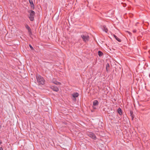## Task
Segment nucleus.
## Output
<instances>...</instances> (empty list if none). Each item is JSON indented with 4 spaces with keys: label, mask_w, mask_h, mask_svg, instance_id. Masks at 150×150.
I'll list each match as a JSON object with an SVG mask.
<instances>
[{
    "label": "nucleus",
    "mask_w": 150,
    "mask_h": 150,
    "mask_svg": "<svg viewBox=\"0 0 150 150\" xmlns=\"http://www.w3.org/2000/svg\"><path fill=\"white\" fill-rule=\"evenodd\" d=\"M36 78L38 84L40 85H43L45 84V80L44 78L39 75H37Z\"/></svg>",
    "instance_id": "f257e3e1"
},
{
    "label": "nucleus",
    "mask_w": 150,
    "mask_h": 150,
    "mask_svg": "<svg viewBox=\"0 0 150 150\" xmlns=\"http://www.w3.org/2000/svg\"><path fill=\"white\" fill-rule=\"evenodd\" d=\"M81 37L83 41L85 42L88 41L89 39V36L87 33H84L81 35Z\"/></svg>",
    "instance_id": "f03ea898"
},
{
    "label": "nucleus",
    "mask_w": 150,
    "mask_h": 150,
    "mask_svg": "<svg viewBox=\"0 0 150 150\" xmlns=\"http://www.w3.org/2000/svg\"><path fill=\"white\" fill-rule=\"evenodd\" d=\"M28 12L30 14V15L28 17L30 20L31 21H33L35 14V12L33 10H28Z\"/></svg>",
    "instance_id": "7ed1b4c3"
},
{
    "label": "nucleus",
    "mask_w": 150,
    "mask_h": 150,
    "mask_svg": "<svg viewBox=\"0 0 150 150\" xmlns=\"http://www.w3.org/2000/svg\"><path fill=\"white\" fill-rule=\"evenodd\" d=\"M88 135L90 137L94 139H96V137L95 134L92 132L88 133Z\"/></svg>",
    "instance_id": "20e7f679"
},
{
    "label": "nucleus",
    "mask_w": 150,
    "mask_h": 150,
    "mask_svg": "<svg viewBox=\"0 0 150 150\" xmlns=\"http://www.w3.org/2000/svg\"><path fill=\"white\" fill-rule=\"evenodd\" d=\"M79 94V93H74L72 94V96L73 97V99L74 100H76V98L78 97Z\"/></svg>",
    "instance_id": "39448f33"
},
{
    "label": "nucleus",
    "mask_w": 150,
    "mask_h": 150,
    "mask_svg": "<svg viewBox=\"0 0 150 150\" xmlns=\"http://www.w3.org/2000/svg\"><path fill=\"white\" fill-rule=\"evenodd\" d=\"M51 88L54 91H55L57 92L59 90L58 88L56 86H51Z\"/></svg>",
    "instance_id": "423d86ee"
},
{
    "label": "nucleus",
    "mask_w": 150,
    "mask_h": 150,
    "mask_svg": "<svg viewBox=\"0 0 150 150\" xmlns=\"http://www.w3.org/2000/svg\"><path fill=\"white\" fill-rule=\"evenodd\" d=\"M52 82L57 85H61L60 83L58 82L56 80L54 79L52 80Z\"/></svg>",
    "instance_id": "0eeeda50"
},
{
    "label": "nucleus",
    "mask_w": 150,
    "mask_h": 150,
    "mask_svg": "<svg viewBox=\"0 0 150 150\" xmlns=\"http://www.w3.org/2000/svg\"><path fill=\"white\" fill-rule=\"evenodd\" d=\"M29 1L31 7L33 9H34V5L33 1L32 0H29Z\"/></svg>",
    "instance_id": "6e6552de"
},
{
    "label": "nucleus",
    "mask_w": 150,
    "mask_h": 150,
    "mask_svg": "<svg viewBox=\"0 0 150 150\" xmlns=\"http://www.w3.org/2000/svg\"><path fill=\"white\" fill-rule=\"evenodd\" d=\"M102 29H103V30L106 33H107L108 31V29L106 28V27L105 25H103L102 28Z\"/></svg>",
    "instance_id": "1a4fd4ad"
},
{
    "label": "nucleus",
    "mask_w": 150,
    "mask_h": 150,
    "mask_svg": "<svg viewBox=\"0 0 150 150\" xmlns=\"http://www.w3.org/2000/svg\"><path fill=\"white\" fill-rule=\"evenodd\" d=\"M98 102L97 100H94L93 102V105L94 106H96L98 105Z\"/></svg>",
    "instance_id": "9d476101"
},
{
    "label": "nucleus",
    "mask_w": 150,
    "mask_h": 150,
    "mask_svg": "<svg viewBox=\"0 0 150 150\" xmlns=\"http://www.w3.org/2000/svg\"><path fill=\"white\" fill-rule=\"evenodd\" d=\"M113 36L114 38L118 42H121V40L118 38L116 35H113Z\"/></svg>",
    "instance_id": "9b49d317"
},
{
    "label": "nucleus",
    "mask_w": 150,
    "mask_h": 150,
    "mask_svg": "<svg viewBox=\"0 0 150 150\" xmlns=\"http://www.w3.org/2000/svg\"><path fill=\"white\" fill-rule=\"evenodd\" d=\"M118 112L119 114L120 115H121L122 113V111L121 109L120 108H119L118 109Z\"/></svg>",
    "instance_id": "f8f14e48"
},
{
    "label": "nucleus",
    "mask_w": 150,
    "mask_h": 150,
    "mask_svg": "<svg viewBox=\"0 0 150 150\" xmlns=\"http://www.w3.org/2000/svg\"><path fill=\"white\" fill-rule=\"evenodd\" d=\"M109 67H110L109 64L107 63L106 64V71H108Z\"/></svg>",
    "instance_id": "ddd939ff"
},
{
    "label": "nucleus",
    "mask_w": 150,
    "mask_h": 150,
    "mask_svg": "<svg viewBox=\"0 0 150 150\" xmlns=\"http://www.w3.org/2000/svg\"><path fill=\"white\" fill-rule=\"evenodd\" d=\"M25 27L26 28L28 29V31H30L31 30V29L30 27L28 25H25Z\"/></svg>",
    "instance_id": "4468645a"
},
{
    "label": "nucleus",
    "mask_w": 150,
    "mask_h": 150,
    "mask_svg": "<svg viewBox=\"0 0 150 150\" xmlns=\"http://www.w3.org/2000/svg\"><path fill=\"white\" fill-rule=\"evenodd\" d=\"M98 54L100 57L103 55V52L100 51H99L98 52Z\"/></svg>",
    "instance_id": "2eb2a0df"
},
{
    "label": "nucleus",
    "mask_w": 150,
    "mask_h": 150,
    "mask_svg": "<svg viewBox=\"0 0 150 150\" xmlns=\"http://www.w3.org/2000/svg\"><path fill=\"white\" fill-rule=\"evenodd\" d=\"M29 47H30V48L31 49H33V47H32V46L30 45H29Z\"/></svg>",
    "instance_id": "dca6fc26"
},
{
    "label": "nucleus",
    "mask_w": 150,
    "mask_h": 150,
    "mask_svg": "<svg viewBox=\"0 0 150 150\" xmlns=\"http://www.w3.org/2000/svg\"><path fill=\"white\" fill-rule=\"evenodd\" d=\"M136 30H133V32L134 33L136 32Z\"/></svg>",
    "instance_id": "f3484780"
},
{
    "label": "nucleus",
    "mask_w": 150,
    "mask_h": 150,
    "mask_svg": "<svg viewBox=\"0 0 150 150\" xmlns=\"http://www.w3.org/2000/svg\"><path fill=\"white\" fill-rule=\"evenodd\" d=\"M0 150H3L2 147L0 148Z\"/></svg>",
    "instance_id": "a211bd4d"
},
{
    "label": "nucleus",
    "mask_w": 150,
    "mask_h": 150,
    "mask_svg": "<svg viewBox=\"0 0 150 150\" xmlns=\"http://www.w3.org/2000/svg\"><path fill=\"white\" fill-rule=\"evenodd\" d=\"M149 77H150V73L149 74Z\"/></svg>",
    "instance_id": "6ab92c4d"
},
{
    "label": "nucleus",
    "mask_w": 150,
    "mask_h": 150,
    "mask_svg": "<svg viewBox=\"0 0 150 150\" xmlns=\"http://www.w3.org/2000/svg\"><path fill=\"white\" fill-rule=\"evenodd\" d=\"M1 126H0V128H1Z\"/></svg>",
    "instance_id": "aec40b11"
}]
</instances>
